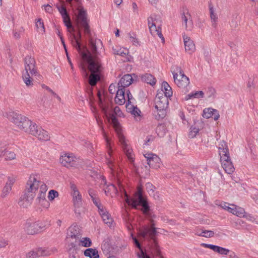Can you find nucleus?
<instances>
[{
	"mask_svg": "<svg viewBox=\"0 0 258 258\" xmlns=\"http://www.w3.org/2000/svg\"><path fill=\"white\" fill-rule=\"evenodd\" d=\"M219 154L220 157L224 156H227L229 155V150L228 149L227 145L224 141H221L220 142L218 147Z\"/></svg>",
	"mask_w": 258,
	"mask_h": 258,
	"instance_id": "nucleus-30",
	"label": "nucleus"
},
{
	"mask_svg": "<svg viewBox=\"0 0 258 258\" xmlns=\"http://www.w3.org/2000/svg\"><path fill=\"white\" fill-rule=\"evenodd\" d=\"M59 162L62 166L67 168L76 167L78 164L77 159L72 153H64L59 158Z\"/></svg>",
	"mask_w": 258,
	"mask_h": 258,
	"instance_id": "nucleus-11",
	"label": "nucleus"
},
{
	"mask_svg": "<svg viewBox=\"0 0 258 258\" xmlns=\"http://www.w3.org/2000/svg\"><path fill=\"white\" fill-rule=\"evenodd\" d=\"M230 252V250L227 248H225L222 247H220L219 251L218 253L223 254V255H228Z\"/></svg>",
	"mask_w": 258,
	"mask_h": 258,
	"instance_id": "nucleus-59",
	"label": "nucleus"
},
{
	"mask_svg": "<svg viewBox=\"0 0 258 258\" xmlns=\"http://www.w3.org/2000/svg\"><path fill=\"white\" fill-rule=\"evenodd\" d=\"M209 11L210 18L212 22V25L213 27L215 28L217 26L218 16L217 14L215 13V11L214 9L213 6L211 4H209Z\"/></svg>",
	"mask_w": 258,
	"mask_h": 258,
	"instance_id": "nucleus-33",
	"label": "nucleus"
},
{
	"mask_svg": "<svg viewBox=\"0 0 258 258\" xmlns=\"http://www.w3.org/2000/svg\"><path fill=\"white\" fill-rule=\"evenodd\" d=\"M31 121H31L28 118L26 117L23 122H22V124H21L20 125V126L18 128L26 132L27 130H28L29 126H30Z\"/></svg>",
	"mask_w": 258,
	"mask_h": 258,
	"instance_id": "nucleus-42",
	"label": "nucleus"
},
{
	"mask_svg": "<svg viewBox=\"0 0 258 258\" xmlns=\"http://www.w3.org/2000/svg\"><path fill=\"white\" fill-rule=\"evenodd\" d=\"M124 94L125 89L118 88V90L116 91V96L114 98V101L116 104L119 105L124 104L125 102Z\"/></svg>",
	"mask_w": 258,
	"mask_h": 258,
	"instance_id": "nucleus-27",
	"label": "nucleus"
},
{
	"mask_svg": "<svg viewBox=\"0 0 258 258\" xmlns=\"http://www.w3.org/2000/svg\"><path fill=\"white\" fill-rule=\"evenodd\" d=\"M239 17L238 16H233L230 22V26L232 28H236L238 25Z\"/></svg>",
	"mask_w": 258,
	"mask_h": 258,
	"instance_id": "nucleus-52",
	"label": "nucleus"
},
{
	"mask_svg": "<svg viewBox=\"0 0 258 258\" xmlns=\"http://www.w3.org/2000/svg\"><path fill=\"white\" fill-rule=\"evenodd\" d=\"M26 117L22 116L21 114H18L14 112H10L8 115L9 119L13 122L18 127L20 126L22 122L24 121Z\"/></svg>",
	"mask_w": 258,
	"mask_h": 258,
	"instance_id": "nucleus-18",
	"label": "nucleus"
},
{
	"mask_svg": "<svg viewBox=\"0 0 258 258\" xmlns=\"http://www.w3.org/2000/svg\"><path fill=\"white\" fill-rule=\"evenodd\" d=\"M125 197V201L126 203L133 208L138 209V206H142V211L146 218L150 221L151 226H144L140 230V234L143 238H146L148 236L153 238L154 235L157 234V228L155 227L154 218H156V215L150 209L146 198L143 196L142 189L141 187H138V190L135 193L133 198H130L126 192L124 191Z\"/></svg>",
	"mask_w": 258,
	"mask_h": 258,
	"instance_id": "nucleus-1",
	"label": "nucleus"
},
{
	"mask_svg": "<svg viewBox=\"0 0 258 258\" xmlns=\"http://www.w3.org/2000/svg\"><path fill=\"white\" fill-rule=\"evenodd\" d=\"M89 47L90 50L85 48L84 50H81L79 52L82 59L80 68L84 72L86 71L84 63H89L90 60L95 63H101L100 57L102 56V53L104 52L102 41L100 39L90 38Z\"/></svg>",
	"mask_w": 258,
	"mask_h": 258,
	"instance_id": "nucleus-2",
	"label": "nucleus"
},
{
	"mask_svg": "<svg viewBox=\"0 0 258 258\" xmlns=\"http://www.w3.org/2000/svg\"><path fill=\"white\" fill-rule=\"evenodd\" d=\"M164 131V126L162 125L158 126L156 128V132L158 134V136L160 137H162L164 136L165 134Z\"/></svg>",
	"mask_w": 258,
	"mask_h": 258,
	"instance_id": "nucleus-54",
	"label": "nucleus"
},
{
	"mask_svg": "<svg viewBox=\"0 0 258 258\" xmlns=\"http://www.w3.org/2000/svg\"><path fill=\"white\" fill-rule=\"evenodd\" d=\"M220 162L225 172L230 174L234 172L235 168L231 161L229 155L220 157Z\"/></svg>",
	"mask_w": 258,
	"mask_h": 258,
	"instance_id": "nucleus-15",
	"label": "nucleus"
},
{
	"mask_svg": "<svg viewBox=\"0 0 258 258\" xmlns=\"http://www.w3.org/2000/svg\"><path fill=\"white\" fill-rule=\"evenodd\" d=\"M172 71L175 83L176 85L181 88H185L189 84V78L183 73L180 67L175 66Z\"/></svg>",
	"mask_w": 258,
	"mask_h": 258,
	"instance_id": "nucleus-6",
	"label": "nucleus"
},
{
	"mask_svg": "<svg viewBox=\"0 0 258 258\" xmlns=\"http://www.w3.org/2000/svg\"><path fill=\"white\" fill-rule=\"evenodd\" d=\"M116 85L114 84H111L109 87L108 91L110 94H114L116 92Z\"/></svg>",
	"mask_w": 258,
	"mask_h": 258,
	"instance_id": "nucleus-62",
	"label": "nucleus"
},
{
	"mask_svg": "<svg viewBox=\"0 0 258 258\" xmlns=\"http://www.w3.org/2000/svg\"><path fill=\"white\" fill-rule=\"evenodd\" d=\"M104 190L106 195H111L112 194H116L117 193V188L112 184L108 185Z\"/></svg>",
	"mask_w": 258,
	"mask_h": 258,
	"instance_id": "nucleus-39",
	"label": "nucleus"
},
{
	"mask_svg": "<svg viewBox=\"0 0 258 258\" xmlns=\"http://www.w3.org/2000/svg\"><path fill=\"white\" fill-rule=\"evenodd\" d=\"M142 80L152 86L155 85L156 83V79L155 78L150 74H146L143 75L142 76Z\"/></svg>",
	"mask_w": 258,
	"mask_h": 258,
	"instance_id": "nucleus-34",
	"label": "nucleus"
},
{
	"mask_svg": "<svg viewBox=\"0 0 258 258\" xmlns=\"http://www.w3.org/2000/svg\"><path fill=\"white\" fill-rule=\"evenodd\" d=\"M144 156L146 158L147 164L150 167L158 169L160 167L161 159L157 155L152 153H146Z\"/></svg>",
	"mask_w": 258,
	"mask_h": 258,
	"instance_id": "nucleus-12",
	"label": "nucleus"
},
{
	"mask_svg": "<svg viewBox=\"0 0 258 258\" xmlns=\"http://www.w3.org/2000/svg\"><path fill=\"white\" fill-rule=\"evenodd\" d=\"M133 79L131 75L126 74L124 75L119 80L117 86V88L124 89L125 87L129 86L132 84Z\"/></svg>",
	"mask_w": 258,
	"mask_h": 258,
	"instance_id": "nucleus-22",
	"label": "nucleus"
},
{
	"mask_svg": "<svg viewBox=\"0 0 258 258\" xmlns=\"http://www.w3.org/2000/svg\"><path fill=\"white\" fill-rule=\"evenodd\" d=\"M36 26L38 29V31H41L42 32H45V28L43 24V22L41 20V19H38L37 21L36 22Z\"/></svg>",
	"mask_w": 258,
	"mask_h": 258,
	"instance_id": "nucleus-47",
	"label": "nucleus"
},
{
	"mask_svg": "<svg viewBox=\"0 0 258 258\" xmlns=\"http://www.w3.org/2000/svg\"><path fill=\"white\" fill-rule=\"evenodd\" d=\"M130 40L133 42V44L137 45L139 44L138 41L136 38V35L134 33H128V34Z\"/></svg>",
	"mask_w": 258,
	"mask_h": 258,
	"instance_id": "nucleus-53",
	"label": "nucleus"
},
{
	"mask_svg": "<svg viewBox=\"0 0 258 258\" xmlns=\"http://www.w3.org/2000/svg\"><path fill=\"white\" fill-rule=\"evenodd\" d=\"M74 204L75 207L79 208L82 205V196L81 195L73 198Z\"/></svg>",
	"mask_w": 258,
	"mask_h": 258,
	"instance_id": "nucleus-46",
	"label": "nucleus"
},
{
	"mask_svg": "<svg viewBox=\"0 0 258 258\" xmlns=\"http://www.w3.org/2000/svg\"><path fill=\"white\" fill-rule=\"evenodd\" d=\"M16 158V154L12 151H7L6 152V160H12Z\"/></svg>",
	"mask_w": 258,
	"mask_h": 258,
	"instance_id": "nucleus-51",
	"label": "nucleus"
},
{
	"mask_svg": "<svg viewBox=\"0 0 258 258\" xmlns=\"http://www.w3.org/2000/svg\"><path fill=\"white\" fill-rule=\"evenodd\" d=\"M67 238L71 241L72 248L77 245L78 241L81 238V234L77 226H71L68 231Z\"/></svg>",
	"mask_w": 258,
	"mask_h": 258,
	"instance_id": "nucleus-10",
	"label": "nucleus"
},
{
	"mask_svg": "<svg viewBox=\"0 0 258 258\" xmlns=\"http://www.w3.org/2000/svg\"><path fill=\"white\" fill-rule=\"evenodd\" d=\"M199 132V129L195 126H191L189 130L188 134V137L189 138H194L196 137V135Z\"/></svg>",
	"mask_w": 258,
	"mask_h": 258,
	"instance_id": "nucleus-45",
	"label": "nucleus"
},
{
	"mask_svg": "<svg viewBox=\"0 0 258 258\" xmlns=\"http://www.w3.org/2000/svg\"><path fill=\"white\" fill-rule=\"evenodd\" d=\"M46 194L39 192L37 197L36 199L37 203L43 208L48 209L49 207L50 203L46 199Z\"/></svg>",
	"mask_w": 258,
	"mask_h": 258,
	"instance_id": "nucleus-26",
	"label": "nucleus"
},
{
	"mask_svg": "<svg viewBox=\"0 0 258 258\" xmlns=\"http://www.w3.org/2000/svg\"><path fill=\"white\" fill-rule=\"evenodd\" d=\"M25 230L28 234L33 235L40 231L36 221L34 222H27L25 225Z\"/></svg>",
	"mask_w": 258,
	"mask_h": 258,
	"instance_id": "nucleus-20",
	"label": "nucleus"
},
{
	"mask_svg": "<svg viewBox=\"0 0 258 258\" xmlns=\"http://www.w3.org/2000/svg\"><path fill=\"white\" fill-rule=\"evenodd\" d=\"M15 182V179L13 177H9L8 180L4 187L1 197L2 198L6 197L11 191L12 186Z\"/></svg>",
	"mask_w": 258,
	"mask_h": 258,
	"instance_id": "nucleus-23",
	"label": "nucleus"
},
{
	"mask_svg": "<svg viewBox=\"0 0 258 258\" xmlns=\"http://www.w3.org/2000/svg\"><path fill=\"white\" fill-rule=\"evenodd\" d=\"M102 110L106 115H109L111 120V124L116 132L119 139V141L122 146V148L131 163L134 162V155L133 154V150L127 144L125 138L122 134V130L120 125L118 122L115 116L111 113L108 107L102 106Z\"/></svg>",
	"mask_w": 258,
	"mask_h": 258,
	"instance_id": "nucleus-3",
	"label": "nucleus"
},
{
	"mask_svg": "<svg viewBox=\"0 0 258 258\" xmlns=\"http://www.w3.org/2000/svg\"><path fill=\"white\" fill-rule=\"evenodd\" d=\"M221 207H222L223 209L227 210L230 213H231L233 208V207H229L228 204L225 203H224L223 205H221Z\"/></svg>",
	"mask_w": 258,
	"mask_h": 258,
	"instance_id": "nucleus-63",
	"label": "nucleus"
},
{
	"mask_svg": "<svg viewBox=\"0 0 258 258\" xmlns=\"http://www.w3.org/2000/svg\"><path fill=\"white\" fill-rule=\"evenodd\" d=\"M41 182L39 175L37 174H32L30 175L26 183V189L28 193L33 194L38 190Z\"/></svg>",
	"mask_w": 258,
	"mask_h": 258,
	"instance_id": "nucleus-9",
	"label": "nucleus"
},
{
	"mask_svg": "<svg viewBox=\"0 0 258 258\" xmlns=\"http://www.w3.org/2000/svg\"><path fill=\"white\" fill-rule=\"evenodd\" d=\"M96 120L97 122V123L98 125L100 126L102 134L105 140L106 141V146L108 150V154L109 157H111V154L112 153V149L111 147V143H110V140L107 137V135L106 133L105 132L104 129L102 126V122L101 121L99 120L97 118H96Z\"/></svg>",
	"mask_w": 258,
	"mask_h": 258,
	"instance_id": "nucleus-24",
	"label": "nucleus"
},
{
	"mask_svg": "<svg viewBox=\"0 0 258 258\" xmlns=\"http://www.w3.org/2000/svg\"><path fill=\"white\" fill-rule=\"evenodd\" d=\"M158 91H163L164 95L167 98H169L172 96L173 91L171 87L166 82H163L162 84V89Z\"/></svg>",
	"mask_w": 258,
	"mask_h": 258,
	"instance_id": "nucleus-29",
	"label": "nucleus"
},
{
	"mask_svg": "<svg viewBox=\"0 0 258 258\" xmlns=\"http://www.w3.org/2000/svg\"><path fill=\"white\" fill-rule=\"evenodd\" d=\"M184 48L186 52L191 54L196 50V46L194 41L190 37L183 35Z\"/></svg>",
	"mask_w": 258,
	"mask_h": 258,
	"instance_id": "nucleus-21",
	"label": "nucleus"
},
{
	"mask_svg": "<svg viewBox=\"0 0 258 258\" xmlns=\"http://www.w3.org/2000/svg\"><path fill=\"white\" fill-rule=\"evenodd\" d=\"M168 103V98L164 95L163 91H158L155 98L156 111H154V113L156 119L160 120L166 116Z\"/></svg>",
	"mask_w": 258,
	"mask_h": 258,
	"instance_id": "nucleus-4",
	"label": "nucleus"
},
{
	"mask_svg": "<svg viewBox=\"0 0 258 258\" xmlns=\"http://www.w3.org/2000/svg\"><path fill=\"white\" fill-rule=\"evenodd\" d=\"M36 222L38 224L40 231L44 229L50 225V221L47 219L43 220L42 221H36Z\"/></svg>",
	"mask_w": 258,
	"mask_h": 258,
	"instance_id": "nucleus-41",
	"label": "nucleus"
},
{
	"mask_svg": "<svg viewBox=\"0 0 258 258\" xmlns=\"http://www.w3.org/2000/svg\"><path fill=\"white\" fill-rule=\"evenodd\" d=\"M99 212L104 223L106 224L109 226H111L113 222V220L108 212H107L106 210L103 208L100 210Z\"/></svg>",
	"mask_w": 258,
	"mask_h": 258,
	"instance_id": "nucleus-28",
	"label": "nucleus"
},
{
	"mask_svg": "<svg viewBox=\"0 0 258 258\" xmlns=\"http://www.w3.org/2000/svg\"><path fill=\"white\" fill-rule=\"evenodd\" d=\"M57 251V249L55 247L50 248H38L35 249H32L25 254L26 258H36L43 256H48L52 253Z\"/></svg>",
	"mask_w": 258,
	"mask_h": 258,
	"instance_id": "nucleus-7",
	"label": "nucleus"
},
{
	"mask_svg": "<svg viewBox=\"0 0 258 258\" xmlns=\"http://www.w3.org/2000/svg\"><path fill=\"white\" fill-rule=\"evenodd\" d=\"M156 235H154L153 238L148 236L145 239H150L152 240V242L150 245V252L154 256H161V251L159 248V246L158 244V242L156 238Z\"/></svg>",
	"mask_w": 258,
	"mask_h": 258,
	"instance_id": "nucleus-17",
	"label": "nucleus"
},
{
	"mask_svg": "<svg viewBox=\"0 0 258 258\" xmlns=\"http://www.w3.org/2000/svg\"><path fill=\"white\" fill-rule=\"evenodd\" d=\"M203 237L209 238L212 237L214 235V231L212 230H203Z\"/></svg>",
	"mask_w": 258,
	"mask_h": 258,
	"instance_id": "nucleus-55",
	"label": "nucleus"
},
{
	"mask_svg": "<svg viewBox=\"0 0 258 258\" xmlns=\"http://www.w3.org/2000/svg\"><path fill=\"white\" fill-rule=\"evenodd\" d=\"M77 245H81L84 247H90L92 245V241L91 239L88 237H84L80 238L77 243Z\"/></svg>",
	"mask_w": 258,
	"mask_h": 258,
	"instance_id": "nucleus-38",
	"label": "nucleus"
},
{
	"mask_svg": "<svg viewBox=\"0 0 258 258\" xmlns=\"http://www.w3.org/2000/svg\"><path fill=\"white\" fill-rule=\"evenodd\" d=\"M84 254L86 256L90 258H99V257L98 250L91 248L86 249L84 251Z\"/></svg>",
	"mask_w": 258,
	"mask_h": 258,
	"instance_id": "nucleus-35",
	"label": "nucleus"
},
{
	"mask_svg": "<svg viewBox=\"0 0 258 258\" xmlns=\"http://www.w3.org/2000/svg\"><path fill=\"white\" fill-rule=\"evenodd\" d=\"M243 218H246L247 220L250 221L252 222H254L255 218L253 217L251 214H243V216H242Z\"/></svg>",
	"mask_w": 258,
	"mask_h": 258,
	"instance_id": "nucleus-58",
	"label": "nucleus"
},
{
	"mask_svg": "<svg viewBox=\"0 0 258 258\" xmlns=\"http://www.w3.org/2000/svg\"><path fill=\"white\" fill-rule=\"evenodd\" d=\"M71 188L72 190V196L73 198L75 197L76 196H78V195H80V194L78 190L76 185L74 183H71Z\"/></svg>",
	"mask_w": 258,
	"mask_h": 258,
	"instance_id": "nucleus-49",
	"label": "nucleus"
},
{
	"mask_svg": "<svg viewBox=\"0 0 258 258\" xmlns=\"http://www.w3.org/2000/svg\"><path fill=\"white\" fill-rule=\"evenodd\" d=\"M156 35H157L159 36V37L161 39L162 42L164 43L165 42V39L162 33L161 25H158V29L157 32L156 33Z\"/></svg>",
	"mask_w": 258,
	"mask_h": 258,
	"instance_id": "nucleus-56",
	"label": "nucleus"
},
{
	"mask_svg": "<svg viewBox=\"0 0 258 258\" xmlns=\"http://www.w3.org/2000/svg\"><path fill=\"white\" fill-rule=\"evenodd\" d=\"M148 25L150 33L152 35L155 36L156 33L158 31V25L157 26V21L155 22L152 18L150 17L148 19Z\"/></svg>",
	"mask_w": 258,
	"mask_h": 258,
	"instance_id": "nucleus-32",
	"label": "nucleus"
},
{
	"mask_svg": "<svg viewBox=\"0 0 258 258\" xmlns=\"http://www.w3.org/2000/svg\"><path fill=\"white\" fill-rule=\"evenodd\" d=\"M39 127H40L37 126L35 123H34L32 121H31L30 126H29L26 133H27L30 135H33V133L35 131L37 132Z\"/></svg>",
	"mask_w": 258,
	"mask_h": 258,
	"instance_id": "nucleus-43",
	"label": "nucleus"
},
{
	"mask_svg": "<svg viewBox=\"0 0 258 258\" xmlns=\"http://www.w3.org/2000/svg\"><path fill=\"white\" fill-rule=\"evenodd\" d=\"M39 187H40L39 192L46 194V192L47 190V185L43 183H41L40 184Z\"/></svg>",
	"mask_w": 258,
	"mask_h": 258,
	"instance_id": "nucleus-61",
	"label": "nucleus"
},
{
	"mask_svg": "<svg viewBox=\"0 0 258 258\" xmlns=\"http://www.w3.org/2000/svg\"><path fill=\"white\" fill-rule=\"evenodd\" d=\"M133 239L136 246L139 248L140 250V252H138L137 254L138 257L140 258H150L148 255H147L143 251L141 247V245L138 240L136 237H133Z\"/></svg>",
	"mask_w": 258,
	"mask_h": 258,
	"instance_id": "nucleus-36",
	"label": "nucleus"
},
{
	"mask_svg": "<svg viewBox=\"0 0 258 258\" xmlns=\"http://www.w3.org/2000/svg\"><path fill=\"white\" fill-rule=\"evenodd\" d=\"M93 202L94 205L98 208V211L104 208L103 206L100 204L98 198L95 199L94 201H93Z\"/></svg>",
	"mask_w": 258,
	"mask_h": 258,
	"instance_id": "nucleus-60",
	"label": "nucleus"
},
{
	"mask_svg": "<svg viewBox=\"0 0 258 258\" xmlns=\"http://www.w3.org/2000/svg\"><path fill=\"white\" fill-rule=\"evenodd\" d=\"M57 8L62 16L63 23L69 29V31L70 33L74 32L75 31V29L72 26L71 19L69 14H68L66 8L63 6L58 7Z\"/></svg>",
	"mask_w": 258,
	"mask_h": 258,
	"instance_id": "nucleus-14",
	"label": "nucleus"
},
{
	"mask_svg": "<svg viewBox=\"0 0 258 258\" xmlns=\"http://www.w3.org/2000/svg\"><path fill=\"white\" fill-rule=\"evenodd\" d=\"M58 196V193L57 191L51 189L49 191L48 198L49 201H53L55 198Z\"/></svg>",
	"mask_w": 258,
	"mask_h": 258,
	"instance_id": "nucleus-48",
	"label": "nucleus"
},
{
	"mask_svg": "<svg viewBox=\"0 0 258 258\" xmlns=\"http://www.w3.org/2000/svg\"><path fill=\"white\" fill-rule=\"evenodd\" d=\"M146 187L148 191H154V189L155 187L151 183L148 182L147 183H146Z\"/></svg>",
	"mask_w": 258,
	"mask_h": 258,
	"instance_id": "nucleus-64",
	"label": "nucleus"
},
{
	"mask_svg": "<svg viewBox=\"0 0 258 258\" xmlns=\"http://www.w3.org/2000/svg\"><path fill=\"white\" fill-rule=\"evenodd\" d=\"M231 206L233 207L232 211L231 212V213L232 214L239 217H242L243 214H245V210L243 208L237 206L235 205H231Z\"/></svg>",
	"mask_w": 258,
	"mask_h": 258,
	"instance_id": "nucleus-37",
	"label": "nucleus"
},
{
	"mask_svg": "<svg viewBox=\"0 0 258 258\" xmlns=\"http://www.w3.org/2000/svg\"><path fill=\"white\" fill-rule=\"evenodd\" d=\"M106 163L110 170L112 176L114 179L116 181L120 190L122 191V190H123L124 191V189L121 185V178L122 173L121 172L120 169H119L118 166L113 162L111 159L106 157Z\"/></svg>",
	"mask_w": 258,
	"mask_h": 258,
	"instance_id": "nucleus-8",
	"label": "nucleus"
},
{
	"mask_svg": "<svg viewBox=\"0 0 258 258\" xmlns=\"http://www.w3.org/2000/svg\"><path fill=\"white\" fill-rule=\"evenodd\" d=\"M114 53L115 54L119 55L122 56H125L128 54V50L125 49H119V50H116L114 49Z\"/></svg>",
	"mask_w": 258,
	"mask_h": 258,
	"instance_id": "nucleus-50",
	"label": "nucleus"
},
{
	"mask_svg": "<svg viewBox=\"0 0 258 258\" xmlns=\"http://www.w3.org/2000/svg\"><path fill=\"white\" fill-rule=\"evenodd\" d=\"M34 197V194L27 193L20 198L18 204L21 207L27 208L31 205Z\"/></svg>",
	"mask_w": 258,
	"mask_h": 258,
	"instance_id": "nucleus-16",
	"label": "nucleus"
},
{
	"mask_svg": "<svg viewBox=\"0 0 258 258\" xmlns=\"http://www.w3.org/2000/svg\"><path fill=\"white\" fill-rule=\"evenodd\" d=\"M88 194L92 201L98 198L95 191L93 189L90 188L88 190Z\"/></svg>",
	"mask_w": 258,
	"mask_h": 258,
	"instance_id": "nucleus-57",
	"label": "nucleus"
},
{
	"mask_svg": "<svg viewBox=\"0 0 258 258\" xmlns=\"http://www.w3.org/2000/svg\"><path fill=\"white\" fill-rule=\"evenodd\" d=\"M126 108L128 112L131 113L135 116H139L141 113L140 110L137 107L131 103L126 104Z\"/></svg>",
	"mask_w": 258,
	"mask_h": 258,
	"instance_id": "nucleus-31",
	"label": "nucleus"
},
{
	"mask_svg": "<svg viewBox=\"0 0 258 258\" xmlns=\"http://www.w3.org/2000/svg\"><path fill=\"white\" fill-rule=\"evenodd\" d=\"M24 62L25 73H28L29 71L32 76H36L38 74V72L36 69L35 59L31 56L27 55L25 57Z\"/></svg>",
	"mask_w": 258,
	"mask_h": 258,
	"instance_id": "nucleus-13",
	"label": "nucleus"
},
{
	"mask_svg": "<svg viewBox=\"0 0 258 258\" xmlns=\"http://www.w3.org/2000/svg\"><path fill=\"white\" fill-rule=\"evenodd\" d=\"M214 109L211 108H206L203 111V116L206 118H209L213 115Z\"/></svg>",
	"mask_w": 258,
	"mask_h": 258,
	"instance_id": "nucleus-44",
	"label": "nucleus"
},
{
	"mask_svg": "<svg viewBox=\"0 0 258 258\" xmlns=\"http://www.w3.org/2000/svg\"><path fill=\"white\" fill-rule=\"evenodd\" d=\"M33 136L37 137L39 140L41 141H48L50 139L48 133L47 131L42 129L40 127L37 132L33 133Z\"/></svg>",
	"mask_w": 258,
	"mask_h": 258,
	"instance_id": "nucleus-25",
	"label": "nucleus"
},
{
	"mask_svg": "<svg viewBox=\"0 0 258 258\" xmlns=\"http://www.w3.org/2000/svg\"><path fill=\"white\" fill-rule=\"evenodd\" d=\"M181 20L182 21V24L183 25H184L185 28L187 30H191L193 27V23L191 15L188 12H186V13L183 12L181 14Z\"/></svg>",
	"mask_w": 258,
	"mask_h": 258,
	"instance_id": "nucleus-19",
	"label": "nucleus"
},
{
	"mask_svg": "<svg viewBox=\"0 0 258 258\" xmlns=\"http://www.w3.org/2000/svg\"><path fill=\"white\" fill-rule=\"evenodd\" d=\"M85 63L91 72L89 77V83L92 86H95L100 80V73L102 70L101 63H95L91 61V60H89V63Z\"/></svg>",
	"mask_w": 258,
	"mask_h": 258,
	"instance_id": "nucleus-5",
	"label": "nucleus"
},
{
	"mask_svg": "<svg viewBox=\"0 0 258 258\" xmlns=\"http://www.w3.org/2000/svg\"><path fill=\"white\" fill-rule=\"evenodd\" d=\"M23 80L27 87L32 86L33 84L29 73H24L23 74Z\"/></svg>",
	"mask_w": 258,
	"mask_h": 258,
	"instance_id": "nucleus-40",
	"label": "nucleus"
}]
</instances>
